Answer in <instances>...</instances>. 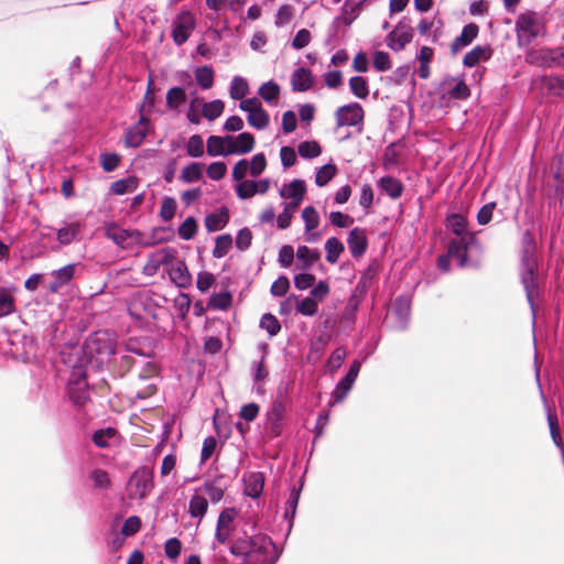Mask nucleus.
I'll list each match as a JSON object with an SVG mask.
<instances>
[{
    "label": "nucleus",
    "instance_id": "f257e3e1",
    "mask_svg": "<svg viewBox=\"0 0 564 564\" xmlns=\"http://www.w3.org/2000/svg\"><path fill=\"white\" fill-rule=\"evenodd\" d=\"M445 230L451 236L446 241V251L436 259L441 272H451V260L455 259L460 269L477 267L470 261L468 252L471 248H481L476 234L470 230L467 216L458 212H449L444 219Z\"/></svg>",
    "mask_w": 564,
    "mask_h": 564
},
{
    "label": "nucleus",
    "instance_id": "f03ea898",
    "mask_svg": "<svg viewBox=\"0 0 564 564\" xmlns=\"http://www.w3.org/2000/svg\"><path fill=\"white\" fill-rule=\"evenodd\" d=\"M229 553L243 564H276L283 553L268 534L241 530L229 546Z\"/></svg>",
    "mask_w": 564,
    "mask_h": 564
},
{
    "label": "nucleus",
    "instance_id": "7ed1b4c3",
    "mask_svg": "<svg viewBox=\"0 0 564 564\" xmlns=\"http://www.w3.org/2000/svg\"><path fill=\"white\" fill-rule=\"evenodd\" d=\"M117 335L109 329H99L87 336L83 346L68 356V362L102 371L117 350Z\"/></svg>",
    "mask_w": 564,
    "mask_h": 564
},
{
    "label": "nucleus",
    "instance_id": "20e7f679",
    "mask_svg": "<svg viewBox=\"0 0 564 564\" xmlns=\"http://www.w3.org/2000/svg\"><path fill=\"white\" fill-rule=\"evenodd\" d=\"M104 234L106 238L111 240L116 246L121 249L131 248L133 243L150 246L156 242L167 241L174 237V231L171 227H160L153 229V241L143 242V234L138 229H122L117 223H107L104 226Z\"/></svg>",
    "mask_w": 564,
    "mask_h": 564
},
{
    "label": "nucleus",
    "instance_id": "39448f33",
    "mask_svg": "<svg viewBox=\"0 0 564 564\" xmlns=\"http://www.w3.org/2000/svg\"><path fill=\"white\" fill-rule=\"evenodd\" d=\"M520 281L525 292L534 326L536 319L535 297L540 296V285L538 280V258L529 249H524L521 257Z\"/></svg>",
    "mask_w": 564,
    "mask_h": 564
},
{
    "label": "nucleus",
    "instance_id": "423d86ee",
    "mask_svg": "<svg viewBox=\"0 0 564 564\" xmlns=\"http://www.w3.org/2000/svg\"><path fill=\"white\" fill-rule=\"evenodd\" d=\"M514 31L518 47H528L536 37L545 35V19L542 14L533 10L521 12L517 17Z\"/></svg>",
    "mask_w": 564,
    "mask_h": 564
},
{
    "label": "nucleus",
    "instance_id": "0eeeda50",
    "mask_svg": "<svg viewBox=\"0 0 564 564\" xmlns=\"http://www.w3.org/2000/svg\"><path fill=\"white\" fill-rule=\"evenodd\" d=\"M377 276V271L369 265L360 275L347 304L341 313L340 321L346 325H354L360 304L364 302L370 285Z\"/></svg>",
    "mask_w": 564,
    "mask_h": 564
},
{
    "label": "nucleus",
    "instance_id": "6e6552de",
    "mask_svg": "<svg viewBox=\"0 0 564 564\" xmlns=\"http://www.w3.org/2000/svg\"><path fill=\"white\" fill-rule=\"evenodd\" d=\"M73 370L66 386L69 401L76 406H83L90 400L87 368L76 362H69Z\"/></svg>",
    "mask_w": 564,
    "mask_h": 564
},
{
    "label": "nucleus",
    "instance_id": "1a4fd4ad",
    "mask_svg": "<svg viewBox=\"0 0 564 564\" xmlns=\"http://www.w3.org/2000/svg\"><path fill=\"white\" fill-rule=\"evenodd\" d=\"M412 299L408 294L398 295L391 308V314L394 318L393 323L389 326L397 332H404L409 328L411 317Z\"/></svg>",
    "mask_w": 564,
    "mask_h": 564
},
{
    "label": "nucleus",
    "instance_id": "9d476101",
    "mask_svg": "<svg viewBox=\"0 0 564 564\" xmlns=\"http://www.w3.org/2000/svg\"><path fill=\"white\" fill-rule=\"evenodd\" d=\"M171 36L175 45L181 46L187 42L196 28V19L189 11H181L172 22Z\"/></svg>",
    "mask_w": 564,
    "mask_h": 564
},
{
    "label": "nucleus",
    "instance_id": "9b49d317",
    "mask_svg": "<svg viewBox=\"0 0 564 564\" xmlns=\"http://www.w3.org/2000/svg\"><path fill=\"white\" fill-rule=\"evenodd\" d=\"M286 406L284 402L275 400L265 413V431L270 438L280 437L285 426Z\"/></svg>",
    "mask_w": 564,
    "mask_h": 564
},
{
    "label": "nucleus",
    "instance_id": "f8f14e48",
    "mask_svg": "<svg viewBox=\"0 0 564 564\" xmlns=\"http://www.w3.org/2000/svg\"><path fill=\"white\" fill-rule=\"evenodd\" d=\"M362 360L354 359L350 362L347 372L344 375V377H341L338 380L332 392V399L334 400V402L340 403L347 398L348 393L354 388V384L360 372Z\"/></svg>",
    "mask_w": 564,
    "mask_h": 564
},
{
    "label": "nucleus",
    "instance_id": "ddd939ff",
    "mask_svg": "<svg viewBox=\"0 0 564 564\" xmlns=\"http://www.w3.org/2000/svg\"><path fill=\"white\" fill-rule=\"evenodd\" d=\"M304 487V477L299 480V484H292L289 487V497L284 503L283 519L288 521V528L284 539L286 540L292 532L294 525V519L296 517L297 507L301 498V494Z\"/></svg>",
    "mask_w": 564,
    "mask_h": 564
},
{
    "label": "nucleus",
    "instance_id": "4468645a",
    "mask_svg": "<svg viewBox=\"0 0 564 564\" xmlns=\"http://www.w3.org/2000/svg\"><path fill=\"white\" fill-rule=\"evenodd\" d=\"M238 516L235 507L224 508L217 519L215 540L219 544H226L234 533V522Z\"/></svg>",
    "mask_w": 564,
    "mask_h": 564
},
{
    "label": "nucleus",
    "instance_id": "2eb2a0df",
    "mask_svg": "<svg viewBox=\"0 0 564 564\" xmlns=\"http://www.w3.org/2000/svg\"><path fill=\"white\" fill-rule=\"evenodd\" d=\"M364 117V108L357 101L340 106L335 112L337 127H356L362 123Z\"/></svg>",
    "mask_w": 564,
    "mask_h": 564
},
{
    "label": "nucleus",
    "instance_id": "dca6fc26",
    "mask_svg": "<svg viewBox=\"0 0 564 564\" xmlns=\"http://www.w3.org/2000/svg\"><path fill=\"white\" fill-rule=\"evenodd\" d=\"M153 477L148 466H140L130 476L129 485L135 488L139 498L144 499L153 489Z\"/></svg>",
    "mask_w": 564,
    "mask_h": 564
},
{
    "label": "nucleus",
    "instance_id": "f3484780",
    "mask_svg": "<svg viewBox=\"0 0 564 564\" xmlns=\"http://www.w3.org/2000/svg\"><path fill=\"white\" fill-rule=\"evenodd\" d=\"M234 189L239 199L247 200L253 197L254 195H264L270 189V180H246L242 183H236L234 185Z\"/></svg>",
    "mask_w": 564,
    "mask_h": 564
},
{
    "label": "nucleus",
    "instance_id": "a211bd4d",
    "mask_svg": "<svg viewBox=\"0 0 564 564\" xmlns=\"http://www.w3.org/2000/svg\"><path fill=\"white\" fill-rule=\"evenodd\" d=\"M80 263H68L57 270L52 271L53 280L46 284V291L57 293L62 288L68 285L75 278L77 267Z\"/></svg>",
    "mask_w": 564,
    "mask_h": 564
},
{
    "label": "nucleus",
    "instance_id": "6ab92c4d",
    "mask_svg": "<svg viewBox=\"0 0 564 564\" xmlns=\"http://www.w3.org/2000/svg\"><path fill=\"white\" fill-rule=\"evenodd\" d=\"M135 359L129 354L117 349L110 358V362L106 364L107 369L113 378H123L134 366Z\"/></svg>",
    "mask_w": 564,
    "mask_h": 564
},
{
    "label": "nucleus",
    "instance_id": "aec40b11",
    "mask_svg": "<svg viewBox=\"0 0 564 564\" xmlns=\"http://www.w3.org/2000/svg\"><path fill=\"white\" fill-rule=\"evenodd\" d=\"M347 246L352 258H361L369 247L366 229L360 227L351 228L347 236Z\"/></svg>",
    "mask_w": 564,
    "mask_h": 564
},
{
    "label": "nucleus",
    "instance_id": "412c9836",
    "mask_svg": "<svg viewBox=\"0 0 564 564\" xmlns=\"http://www.w3.org/2000/svg\"><path fill=\"white\" fill-rule=\"evenodd\" d=\"M166 271L171 282L178 289H187L192 285L193 278L184 260H176Z\"/></svg>",
    "mask_w": 564,
    "mask_h": 564
},
{
    "label": "nucleus",
    "instance_id": "4be33fe9",
    "mask_svg": "<svg viewBox=\"0 0 564 564\" xmlns=\"http://www.w3.org/2000/svg\"><path fill=\"white\" fill-rule=\"evenodd\" d=\"M479 26L475 22L465 24L459 35H457L451 44V52L453 54L458 53L464 47L471 44V42L478 36Z\"/></svg>",
    "mask_w": 564,
    "mask_h": 564
},
{
    "label": "nucleus",
    "instance_id": "5701e85b",
    "mask_svg": "<svg viewBox=\"0 0 564 564\" xmlns=\"http://www.w3.org/2000/svg\"><path fill=\"white\" fill-rule=\"evenodd\" d=\"M377 187L391 199H399L404 193V184L392 175H383L376 182Z\"/></svg>",
    "mask_w": 564,
    "mask_h": 564
},
{
    "label": "nucleus",
    "instance_id": "b1692460",
    "mask_svg": "<svg viewBox=\"0 0 564 564\" xmlns=\"http://www.w3.org/2000/svg\"><path fill=\"white\" fill-rule=\"evenodd\" d=\"M315 84V77L307 67L296 68L291 76L293 91L304 93L310 90Z\"/></svg>",
    "mask_w": 564,
    "mask_h": 564
},
{
    "label": "nucleus",
    "instance_id": "393cba45",
    "mask_svg": "<svg viewBox=\"0 0 564 564\" xmlns=\"http://www.w3.org/2000/svg\"><path fill=\"white\" fill-rule=\"evenodd\" d=\"M230 218V212L227 206H220L217 210L205 216V227L208 232H216L224 229Z\"/></svg>",
    "mask_w": 564,
    "mask_h": 564
},
{
    "label": "nucleus",
    "instance_id": "a878e982",
    "mask_svg": "<svg viewBox=\"0 0 564 564\" xmlns=\"http://www.w3.org/2000/svg\"><path fill=\"white\" fill-rule=\"evenodd\" d=\"M328 343L329 335L327 334H321L317 337L311 339L308 352L305 357L306 362L313 366L319 362L325 355Z\"/></svg>",
    "mask_w": 564,
    "mask_h": 564
},
{
    "label": "nucleus",
    "instance_id": "bb28decb",
    "mask_svg": "<svg viewBox=\"0 0 564 564\" xmlns=\"http://www.w3.org/2000/svg\"><path fill=\"white\" fill-rule=\"evenodd\" d=\"M490 45H476L464 55L463 65L467 68L476 67L480 62H487L492 56Z\"/></svg>",
    "mask_w": 564,
    "mask_h": 564
},
{
    "label": "nucleus",
    "instance_id": "cd10ccee",
    "mask_svg": "<svg viewBox=\"0 0 564 564\" xmlns=\"http://www.w3.org/2000/svg\"><path fill=\"white\" fill-rule=\"evenodd\" d=\"M351 1L352 0L344 1L343 6L340 8V14L337 15L330 24L329 34H328L329 39H333L337 35V31H338V28L340 24L348 28L358 18V15L356 13H352L351 11H349V9L352 8Z\"/></svg>",
    "mask_w": 564,
    "mask_h": 564
},
{
    "label": "nucleus",
    "instance_id": "c85d7f7f",
    "mask_svg": "<svg viewBox=\"0 0 564 564\" xmlns=\"http://www.w3.org/2000/svg\"><path fill=\"white\" fill-rule=\"evenodd\" d=\"M319 259L321 251L318 249H313L305 245H300L296 249L297 269L308 271Z\"/></svg>",
    "mask_w": 564,
    "mask_h": 564
},
{
    "label": "nucleus",
    "instance_id": "c756f323",
    "mask_svg": "<svg viewBox=\"0 0 564 564\" xmlns=\"http://www.w3.org/2000/svg\"><path fill=\"white\" fill-rule=\"evenodd\" d=\"M83 230V225L79 221L65 223L57 229V241L62 246H68L76 241Z\"/></svg>",
    "mask_w": 564,
    "mask_h": 564
},
{
    "label": "nucleus",
    "instance_id": "7c9ffc66",
    "mask_svg": "<svg viewBox=\"0 0 564 564\" xmlns=\"http://www.w3.org/2000/svg\"><path fill=\"white\" fill-rule=\"evenodd\" d=\"M187 101L185 85L172 86L165 96V105L169 110L180 112L181 106Z\"/></svg>",
    "mask_w": 564,
    "mask_h": 564
},
{
    "label": "nucleus",
    "instance_id": "2f4dec72",
    "mask_svg": "<svg viewBox=\"0 0 564 564\" xmlns=\"http://www.w3.org/2000/svg\"><path fill=\"white\" fill-rule=\"evenodd\" d=\"M143 122H148V119L143 115H141L138 124H134L133 127H130L127 130L124 137V144L127 148L135 149L143 143L148 134L147 130L139 127V124Z\"/></svg>",
    "mask_w": 564,
    "mask_h": 564
},
{
    "label": "nucleus",
    "instance_id": "473e14b6",
    "mask_svg": "<svg viewBox=\"0 0 564 564\" xmlns=\"http://www.w3.org/2000/svg\"><path fill=\"white\" fill-rule=\"evenodd\" d=\"M264 476L260 471L251 473L245 481L243 494L252 499H258L263 492Z\"/></svg>",
    "mask_w": 564,
    "mask_h": 564
},
{
    "label": "nucleus",
    "instance_id": "72a5a7b5",
    "mask_svg": "<svg viewBox=\"0 0 564 564\" xmlns=\"http://www.w3.org/2000/svg\"><path fill=\"white\" fill-rule=\"evenodd\" d=\"M413 34L414 31L410 30L401 33H398L397 31H390L386 36V44L390 50L400 52L404 50L409 43H411Z\"/></svg>",
    "mask_w": 564,
    "mask_h": 564
},
{
    "label": "nucleus",
    "instance_id": "f704fd0d",
    "mask_svg": "<svg viewBox=\"0 0 564 564\" xmlns=\"http://www.w3.org/2000/svg\"><path fill=\"white\" fill-rule=\"evenodd\" d=\"M232 305V293L228 290L214 292L208 301L207 306L213 311H227Z\"/></svg>",
    "mask_w": 564,
    "mask_h": 564
},
{
    "label": "nucleus",
    "instance_id": "c9c22d12",
    "mask_svg": "<svg viewBox=\"0 0 564 564\" xmlns=\"http://www.w3.org/2000/svg\"><path fill=\"white\" fill-rule=\"evenodd\" d=\"M292 300L295 301L296 313H299L303 316H307V317H312L317 314L318 303L314 299H312L310 295L304 299L299 300L295 294H291L286 299L288 302L292 301Z\"/></svg>",
    "mask_w": 564,
    "mask_h": 564
},
{
    "label": "nucleus",
    "instance_id": "e433bc0d",
    "mask_svg": "<svg viewBox=\"0 0 564 564\" xmlns=\"http://www.w3.org/2000/svg\"><path fill=\"white\" fill-rule=\"evenodd\" d=\"M256 145V138L251 132L242 131L236 135L235 148L231 149L232 155H243L250 153Z\"/></svg>",
    "mask_w": 564,
    "mask_h": 564
},
{
    "label": "nucleus",
    "instance_id": "4c0bfd02",
    "mask_svg": "<svg viewBox=\"0 0 564 564\" xmlns=\"http://www.w3.org/2000/svg\"><path fill=\"white\" fill-rule=\"evenodd\" d=\"M280 94L281 87L274 79L263 83L258 89L260 98L269 105H276Z\"/></svg>",
    "mask_w": 564,
    "mask_h": 564
},
{
    "label": "nucleus",
    "instance_id": "58836bf2",
    "mask_svg": "<svg viewBox=\"0 0 564 564\" xmlns=\"http://www.w3.org/2000/svg\"><path fill=\"white\" fill-rule=\"evenodd\" d=\"M306 183L302 178H294L291 182L283 185L279 189V195L282 198L301 197L304 198L306 195Z\"/></svg>",
    "mask_w": 564,
    "mask_h": 564
},
{
    "label": "nucleus",
    "instance_id": "ea45409f",
    "mask_svg": "<svg viewBox=\"0 0 564 564\" xmlns=\"http://www.w3.org/2000/svg\"><path fill=\"white\" fill-rule=\"evenodd\" d=\"M194 77L197 85L204 89H210L215 83V70L210 65L197 66L194 69Z\"/></svg>",
    "mask_w": 564,
    "mask_h": 564
},
{
    "label": "nucleus",
    "instance_id": "a19ab883",
    "mask_svg": "<svg viewBox=\"0 0 564 564\" xmlns=\"http://www.w3.org/2000/svg\"><path fill=\"white\" fill-rule=\"evenodd\" d=\"M326 252V261L330 264H336L339 261L341 253L345 251V245L337 237H329L324 245Z\"/></svg>",
    "mask_w": 564,
    "mask_h": 564
},
{
    "label": "nucleus",
    "instance_id": "79ce46f5",
    "mask_svg": "<svg viewBox=\"0 0 564 564\" xmlns=\"http://www.w3.org/2000/svg\"><path fill=\"white\" fill-rule=\"evenodd\" d=\"M443 98L447 97L449 100H466L470 97V88L465 82L464 75L455 82V84L446 89Z\"/></svg>",
    "mask_w": 564,
    "mask_h": 564
},
{
    "label": "nucleus",
    "instance_id": "37998d69",
    "mask_svg": "<svg viewBox=\"0 0 564 564\" xmlns=\"http://www.w3.org/2000/svg\"><path fill=\"white\" fill-rule=\"evenodd\" d=\"M204 174V164L200 162H189L181 172L180 180L183 183L191 184L198 182Z\"/></svg>",
    "mask_w": 564,
    "mask_h": 564
},
{
    "label": "nucleus",
    "instance_id": "c03bdc74",
    "mask_svg": "<svg viewBox=\"0 0 564 564\" xmlns=\"http://www.w3.org/2000/svg\"><path fill=\"white\" fill-rule=\"evenodd\" d=\"M247 122L256 130H264L270 123L269 112L260 105L247 116Z\"/></svg>",
    "mask_w": 564,
    "mask_h": 564
},
{
    "label": "nucleus",
    "instance_id": "a18cd8bd",
    "mask_svg": "<svg viewBox=\"0 0 564 564\" xmlns=\"http://www.w3.org/2000/svg\"><path fill=\"white\" fill-rule=\"evenodd\" d=\"M208 510V500L200 495H193L188 502V513L192 518L202 520Z\"/></svg>",
    "mask_w": 564,
    "mask_h": 564
},
{
    "label": "nucleus",
    "instance_id": "49530a36",
    "mask_svg": "<svg viewBox=\"0 0 564 564\" xmlns=\"http://www.w3.org/2000/svg\"><path fill=\"white\" fill-rule=\"evenodd\" d=\"M138 178L135 176H128L111 183L110 192L115 195H124L132 193L138 188Z\"/></svg>",
    "mask_w": 564,
    "mask_h": 564
},
{
    "label": "nucleus",
    "instance_id": "de8ad7c7",
    "mask_svg": "<svg viewBox=\"0 0 564 564\" xmlns=\"http://www.w3.org/2000/svg\"><path fill=\"white\" fill-rule=\"evenodd\" d=\"M338 173L336 164L328 162L321 167L316 169L315 184L318 187L326 186Z\"/></svg>",
    "mask_w": 564,
    "mask_h": 564
},
{
    "label": "nucleus",
    "instance_id": "09e8293b",
    "mask_svg": "<svg viewBox=\"0 0 564 564\" xmlns=\"http://www.w3.org/2000/svg\"><path fill=\"white\" fill-rule=\"evenodd\" d=\"M225 109V104L221 99H214L212 101L203 102L202 117L208 121H214L221 116Z\"/></svg>",
    "mask_w": 564,
    "mask_h": 564
},
{
    "label": "nucleus",
    "instance_id": "8fccbe9b",
    "mask_svg": "<svg viewBox=\"0 0 564 564\" xmlns=\"http://www.w3.org/2000/svg\"><path fill=\"white\" fill-rule=\"evenodd\" d=\"M346 357L347 349L344 346L335 348L325 362L326 372L334 373L337 371L341 367Z\"/></svg>",
    "mask_w": 564,
    "mask_h": 564
},
{
    "label": "nucleus",
    "instance_id": "3c124183",
    "mask_svg": "<svg viewBox=\"0 0 564 564\" xmlns=\"http://www.w3.org/2000/svg\"><path fill=\"white\" fill-rule=\"evenodd\" d=\"M198 224L194 216H187L177 228V235L182 240L189 241L195 238Z\"/></svg>",
    "mask_w": 564,
    "mask_h": 564
},
{
    "label": "nucleus",
    "instance_id": "603ef678",
    "mask_svg": "<svg viewBox=\"0 0 564 564\" xmlns=\"http://www.w3.org/2000/svg\"><path fill=\"white\" fill-rule=\"evenodd\" d=\"M546 420H547V425H549L550 435L552 437V441L555 444V446L561 451L563 463H564V444H563V441H562V437L560 434L557 416L555 413H551L547 410Z\"/></svg>",
    "mask_w": 564,
    "mask_h": 564
},
{
    "label": "nucleus",
    "instance_id": "864d4df0",
    "mask_svg": "<svg viewBox=\"0 0 564 564\" xmlns=\"http://www.w3.org/2000/svg\"><path fill=\"white\" fill-rule=\"evenodd\" d=\"M546 420H547V425H549L550 435L552 437V441L555 444V446L561 451L563 463H564V444H563V441H562V437L560 434L557 416L555 413H551L547 410Z\"/></svg>",
    "mask_w": 564,
    "mask_h": 564
},
{
    "label": "nucleus",
    "instance_id": "5fc2aeb1",
    "mask_svg": "<svg viewBox=\"0 0 564 564\" xmlns=\"http://www.w3.org/2000/svg\"><path fill=\"white\" fill-rule=\"evenodd\" d=\"M546 420H547V425H549L550 435L552 437V441L555 444V446L561 451L563 463H564V444H563V441H562V437L560 434L557 416L555 413H551L547 410Z\"/></svg>",
    "mask_w": 564,
    "mask_h": 564
},
{
    "label": "nucleus",
    "instance_id": "6e6d98bb",
    "mask_svg": "<svg viewBox=\"0 0 564 564\" xmlns=\"http://www.w3.org/2000/svg\"><path fill=\"white\" fill-rule=\"evenodd\" d=\"M15 311V300L10 289L0 286V318Z\"/></svg>",
    "mask_w": 564,
    "mask_h": 564
},
{
    "label": "nucleus",
    "instance_id": "4d7b16f0",
    "mask_svg": "<svg viewBox=\"0 0 564 564\" xmlns=\"http://www.w3.org/2000/svg\"><path fill=\"white\" fill-rule=\"evenodd\" d=\"M297 153L302 159L312 160L322 154V147L316 140L300 142Z\"/></svg>",
    "mask_w": 564,
    "mask_h": 564
},
{
    "label": "nucleus",
    "instance_id": "13d9d810",
    "mask_svg": "<svg viewBox=\"0 0 564 564\" xmlns=\"http://www.w3.org/2000/svg\"><path fill=\"white\" fill-rule=\"evenodd\" d=\"M218 135L212 134L207 138V147L206 152L208 156L216 158V156H223L227 158L229 155H232L231 149H227L221 142L217 141Z\"/></svg>",
    "mask_w": 564,
    "mask_h": 564
},
{
    "label": "nucleus",
    "instance_id": "bf43d9fd",
    "mask_svg": "<svg viewBox=\"0 0 564 564\" xmlns=\"http://www.w3.org/2000/svg\"><path fill=\"white\" fill-rule=\"evenodd\" d=\"M249 93L248 80L242 76H235L231 79L229 95L234 100H241Z\"/></svg>",
    "mask_w": 564,
    "mask_h": 564
},
{
    "label": "nucleus",
    "instance_id": "052dcab7",
    "mask_svg": "<svg viewBox=\"0 0 564 564\" xmlns=\"http://www.w3.org/2000/svg\"><path fill=\"white\" fill-rule=\"evenodd\" d=\"M232 236L230 234H221L215 239V247L213 249V257L216 259L224 258L232 247Z\"/></svg>",
    "mask_w": 564,
    "mask_h": 564
},
{
    "label": "nucleus",
    "instance_id": "680f3d73",
    "mask_svg": "<svg viewBox=\"0 0 564 564\" xmlns=\"http://www.w3.org/2000/svg\"><path fill=\"white\" fill-rule=\"evenodd\" d=\"M259 327L268 333L269 338L276 336L281 332V323L272 313H264L261 316Z\"/></svg>",
    "mask_w": 564,
    "mask_h": 564
},
{
    "label": "nucleus",
    "instance_id": "e2e57ef3",
    "mask_svg": "<svg viewBox=\"0 0 564 564\" xmlns=\"http://www.w3.org/2000/svg\"><path fill=\"white\" fill-rule=\"evenodd\" d=\"M349 89L359 99H366L369 95V86L366 77L356 75L349 79Z\"/></svg>",
    "mask_w": 564,
    "mask_h": 564
},
{
    "label": "nucleus",
    "instance_id": "0e129e2a",
    "mask_svg": "<svg viewBox=\"0 0 564 564\" xmlns=\"http://www.w3.org/2000/svg\"><path fill=\"white\" fill-rule=\"evenodd\" d=\"M176 209H177L176 199L172 196H165V197H163L162 203H161L159 217L165 223L171 221L175 216Z\"/></svg>",
    "mask_w": 564,
    "mask_h": 564
},
{
    "label": "nucleus",
    "instance_id": "69168bd1",
    "mask_svg": "<svg viewBox=\"0 0 564 564\" xmlns=\"http://www.w3.org/2000/svg\"><path fill=\"white\" fill-rule=\"evenodd\" d=\"M302 218L304 221L305 231L310 232L314 230L319 225V215L314 206H306L302 210Z\"/></svg>",
    "mask_w": 564,
    "mask_h": 564
},
{
    "label": "nucleus",
    "instance_id": "338daca9",
    "mask_svg": "<svg viewBox=\"0 0 564 564\" xmlns=\"http://www.w3.org/2000/svg\"><path fill=\"white\" fill-rule=\"evenodd\" d=\"M121 155L117 152L100 153L99 162L101 169L107 172H113L120 164Z\"/></svg>",
    "mask_w": 564,
    "mask_h": 564
},
{
    "label": "nucleus",
    "instance_id": "774afa93",
    "mask_svg": "<svg viewBox=\"0 0 564 564\" xmlns=\"http://www.w3.org/2000/svg\"><path fill=\"white\" fill-rule=\"evenodd\" d=\"M186 154L194 159H198L204 155V140L200 134H193L189 137L186 145Z\"/></svg>",
    "mask_w": 564,
    "mask_h": 564
}]
</instances>
